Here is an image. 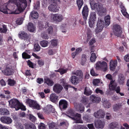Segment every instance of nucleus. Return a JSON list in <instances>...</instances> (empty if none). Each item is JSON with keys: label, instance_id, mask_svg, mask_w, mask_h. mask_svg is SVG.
<instances>
[{"label": "nucleus", "instance_id": "obj_45", "mask_svg": "<svg viewBox=\"0 0 129 129\" xmlns=\"http://www.w3.org/2000/svg\"><path fill=\"white\" fill-rule=\"evenodd\" d=\"M8 84L10 86H13L16 84V81L14 80L10 79H8Z\"/></svg>", "mask_w": 129, "mask_h": 129}, {"label": "nucleus", "instance_id": "obj_19", "mask_svg": "<svg viewBox=\"0 0 129 129\" xmlns=\"http://www.w3.org/2000/svg\"><path fill=\"white\" fill-rule=\"evenodd\" d=\"M117 61L116 60L113 61L112 60H111L110 62V69L112 71H113L115 69L116 67L117 66Z\"/></svg>", "mask_w": 129, "mask_h": 129}, {"label": "nucleus", "instance_id": "obj_13", "mask_svg": "<svg viewBox=\"0 0 129 129\" xmlns=\"http://www.w3.org/2000/svg\"><path fill=\"white\" fill-rule=\"evenodd\" d=\"M71 119L76 121L77 123H82V121L81 120V115L80 114L76 113L74 114L73 116L71 117Z\"/></svg>", "mask_w": 129, "mask_h": 129}, {"label": "nucleus", "instance_id": "obj_26", "mask_svg": "<svg viewBox=\"0 0 129 129\" xmlns=\"http://www.w3.org/2000/svg\"><path fill=\"white\" fill-rule=\"evenodd\" d=\"M50 98L51 101L54 103L57 101L58 96L55 93H52L50 95Z\"/></svg>", "mask_w": 129, "mask_h": 129}, {"label": "nucleus", "instance_id": "obj_44", "mask_svg": "<svg viewBox=\"0 0 129 129\" xmlns=\"http://www.w3.org/2000/svg\"><path fill=\"white\" fill-rule=\"evenodd\" d=\"M45 83L48 85L52 86L53 85V81L51 80L48 78L46 79L45 80Z\"/></svg>", "mask_w": 129, "mask_h": 129}, {"label": "nucleus", "instance_id": "obj_6", "mask_svg": "<svg viewBox=\"0 0 129 129\" xmlns=\"http://www.w3.org/2000/svg\"><path fill=\"white\" fill-rule=\"evenodd\" d=\"M26 103L30 107H32L37 110H39L40 109L39 105L37 103L36 101L28 99L26 100Z\"/></svg>", "mask_w": 129, "mask_h": 129}, {"label": "nucleus", "instance_id": "obj_63", "mask_svg": "<svg viewBox=\"0 0 129 129\" xmlns=\"http://www.w3.org/2000/svg\"><path fill=\"white\" fill-rule=\"evenodd\" d=\"M29 118L30 120L32 122H34L35 121V117L31 114H29Z\"/></svg>", "mask_w": 129, "mask_h": 129}, {"label": "nucleus", "instance_id": "obj_60", "mask_svg": "<svg viewBox=\"0 0 129 129\" xmlns=\"http://www.w3.org/2000/svg\"><path fill=\"white\" fill-rule=\"evenodd\" d=\"M43 79L42 78H38L37 80V82L39 84H41L43 82Z\"/></svg>", "mask_w": 129, "mask_h": 129}, {"label": "nucleus", "instance_id": "obj_62", "mask_svg": "<svg viewBox=\"0 0 129 129\" xmlns=\"http://www.w3.org/2000/svg\"><path fill=\"white\" fill-rule=\"evenodd\" d=\"M95 42V40L94 39H92L90 40L89 42V44L90 46L92 45Z\"/></svg>", "mask_w": 129, "mask_h": 129}, {"label": "nucleus", "instance_id": "obj_36", "mask_svg": "<svg viewBox=\"0 0 129 129\" xmlns=\"http://www.w3.org/2000/svg\"><path fill=\"white\" fill-rule=\"evenodd\" d=\"M88 99L86 96H83L82 98L81 102L84 105H87L88 102Z\"/></svg>", "mask_w": 129, "mask_h": 129}, {"label": "nucleus", "instance_id": "obj_29", "mask_svg": "<svg viewBox=\"0 0 129 129\" xmlns=\"http://www.w3.org/2000/svg\"><path fill=\"white\" fill-rule=\"evenodd\" d=\"M92 93V91L90 90L89 87H86L85 88L84 92V94L88 96L91 95Z\"/></svg>", "mask_w": 129, "mask_h": 129}, {"label": "nucleus", "instance_id": "obj_11", "mask_svg": "<svg viewBox=\"0 0 129 129\" xmlns=\"http://www.w3.org/2000/svg\"><path fill=\"white\" fill-rule=\"evenodd\" d=\"M0 120L3 123L7 124H10L12 122V120L11 118L7 116L2 117L0 119Z\"/></svg>", "mask_w": 129, "mask_h": 129}, {"label": "nucleus", "instance_id": "obj_30", "mask_svg": "<svg viewBox=\"0 0 129 129\" xmlns=\"http://www.w3.org/2000/svg\"><path fill=\"white\" fill-rule=\"evenodd\" d=\"M74 114L75 113L74 110L72 109H70L68 110L67 112L66 115L67 116L71 118V117L73 116Z\"/></svg>", "mask_w": 129, "mask_h": 129}, {"label": "nucleus", "instance_id": "obj_27", "mask_svg": "<svg viewBox=\"0 0 129 129\" xmlns=\"http://www.w3.org/2000/svg\"><path fill=\"white\" fill-rule=\"evenodd\" d=\"M74 74L79 77L78 78L79 79V80H80L81 81L82 80L83 73L81 70H77L76 72L74 73Z\"/></svg>", "mask_w": 129, "mask_h": 129}, {"label": "nucleus", "instance_id": "obj_7", "mask_svg": "<svg viewBox=\"0 0 129 129\" xmlns=\"http://www.w3.org/2000/svg\"><path fill=\"white\" fill-rule=\"evenodd\" d=\"M96 14L95 12H92L91 13L90 17L88 22L89 26L91 28L93 26L94 21L96 19Z\"/></svg>", "mask_w": 129, "mask_h": 129}, {"label": "nucleus", "instance_id": "obj_40", "mask_svg": "<svg viewBox=\"0 0 129 129\" xmlns=\"http://www.w3.org/2000/svg\"><path fill=\"white\" fill-rule=\"evenodd\" d=\"M76 2L78 8V10L80 11L83 4V0H77Z\"/></svg>", "mask_w": 129, "mask_h": 129}, {"label": "nucleus", "instance_id": "obj_55", "mask_svg": "<svg viewBox=\"0 0 129 129\" xmlns=\"http://www.w3.org/2000/svg\"><path fill=\"white\" fill-rule=\"evenodd\" d=\"M41 36L42 38L44 39H48L49 38L47 34L45 32H44L42 34Z\"/></svg>", "mask_w": 129, "mask_h": 129}, {"label": "nucleus", "instance_id": "obj_24", "mask_svg": "<svg viewBox=\"0 0 129 129\" xmlns=\"http://www.w3.org/2000/svg\"><path fill=\"white\" fill-rule=\"evenodd\" d=\"M70 81L73 84H76L79 82V79L76 76H73L70 78Z\"/></svg>", "mask_w": 129, "mask_h": 129}, {"label": "nucleus", "instance_id": "obj_16", "mask_svg": "<svg viewBox=\"0 0 129 129\" xmlns=\"http://www.w3.org/2000/svg\"><path fill=\"white\" fill-rule=\"evenodd\" d=\"M63 89L61 85L58 84H56L53 87V90L56 93H59Z\"/></svg>", "mask_w": 129, "mask_h": 129}, {"label": "nucleus", "instance_id": "obj_25", "mask_svg": "<svg viewBox=\"0 0 129 129\" xmlns=\"http://www.w3.org/2000/svg\"><path fill=\"white\" fill-rule=\"evenodd\" d=\"M25 128L26 129H36L35 125L32 123L24 124Z\"/></svg>", "mask_w": 129, "mask_h": 129}, {"label": "nucleus", "instance_id": "obj_35", "mask_svg": "<svg viewBox=\"0 0 129 129\" xmlns=\"http://www.w3.org/2000/svg\"><path fill=\"white\" fill-rule=\"evenodd\" d=\"M8 9L7 6L6 5H3L0 7V11L1 12L5 14L8 13L7 10Z\"/></svg>", "mask_w": 129, "mask_h": 129}, {"label": "nucleus", "instance_id": "obj_64", "mask_svg": "<svg viewBox=\"0 0 129 129\" xmlns=\"http://www.w3.org/2000/svg\"><path fill=\"white\" fill-rule=\"evenodd\" d=\"M18 129H24V127L23 125L21 123H19L17 125Z\"/></svg>", "mask_w": 129, "mask_h": 129}, {"label": "nucleus", "instance_id": "obj_18", "mask_svg": "<svg viewBox=\"0 0 129 129\" xmlns=\"http://www.w3.org/2000/svg\"><path fill=\"white\" fill-rule=\"evenodd\" d=\"M90 100L93 103H98L101 100V98L92 95L90 96Z\"/></svg>", "mask_w": 129, "mask_h": 129}, {"label": "nucleus", "instance_id": "obj_59", "mask_svg": "<svg viewBox=\"0 0 129 129\" xmlns=\"http://www.w3.org/2000/svg\"><path fill=\"white\" fill-rule=\"evenodd\" d=\"M95 91L96 93H100L102 95H103L104 93L103 91L102 90L99 89L98 88L96 89Z\"/></svg>", "mask_w": 129, "mask_h": 129}, {"label": "nucleus", "instance_id": "obj_32", "mask_svg": "<svg viewBox=\"0 0 129 129\" xmlns=\"http://www.w3.org/2000/svg\"><path fill=\"white\" fill-rule=\"evenodd\" d=\"M118 123L116 122H113L110 123L109 125V129H114L116 128Z\"/></svg>", "mask_w": 129, "mask_h": 129}, {"label": "nucleus", "instance_id": "obj_4", "mask_svg": "<svg viewBox=\"0 0 129 129\" xmlns=\"http://www.w3.org/2000/svg\"><path fill=\"white\" fill-rule=\"evenodd\" d=\"M104 26V21L101 19H99L97 23V27L95 30L96 34H97L101 32Z\"/></svg>", "mask_w": 129, "mask_h": 129}, {"label": "nucleus", "instance_id": "obj_22", "mask_svg": "<svg viewBox=\"0 0 129 129\" xmlns=\"http://www.w3.org/2000/svg\"><path fill=\"white\" fill-rule=\"evenodd\" d=\"M125 77L123 74H120L119 75L118 79V82L120 85H123L125 81Z\"/></svg>", "mask_w": 129, "mask_h": 129}, {"label": "nucleus", "instance_id": "obj_21", "mask_svg": "<svg viewBox=\"0 0 129 129\" xmlns=\"http://www.w3.org/2000/svg\"><path fill=\"white\" fill-rule=\"evenodd\" d=\"M117 85V84L115 81H111L109 85V88L111 90L114 91L116 89Z\"/></svg>", "mask_w": 129, "mask_h": 129}, {"label": "nucleus", "instance_id": "obj_58", "mask_svg": "<svg viewBox=\"0 0 129 129\" xmlns=\"http://www.w3.org/2000/svg\"><path fill=\"white\" fill-rule=\"evenodd\" d=\"M27 64L29 67L32 68H34V67L33 63L31 62L29 60H28L27 61Z\"/></svg>", "mask_w": 129, "mask_h": 129}, {"label": "nucleus", "instance_id": "obj_17", "mask_svg": "<svg viewBox=\"0 0 129 129\" xmlns=\"http://www.w3.org/2000/svg\"><path fill=\"white\" fill-rule=\"evenodd\" d=\"M104 125L103 122L100 120H96L94 122L95 126L97 128H102L104 127Z\"/></svg>", "mask_w": 129, "mask_h": 129}, {"label": "nucleus", "instance_id": "obj_43", "mask_svg": "<svg viewBox=\"0 0 129 129\" xmlns=\"http://www.w3.org/2000/svg\"><path fill=\"white\" fill-rule=\"evenodd\" d=\"M40 44L42 47H45L48 45L49 42L47 41L43 40L41 41Z\"/></svg>", "mask_w": 129, "mask_h": 129}, {"label": "nucleus", "instance_id": "obj_54", "mask_svg": "<svg viewBox=\"0 0 129 129\" xmlns=\"http://www.w3.org/2000/svg\"><path fill=\"white\" fill-rule=\"evenodd\" d=\"M18 107L19 108V109H20L22 110L25 111L26 109L25 106L23 104H21L20 103V104H19Z\"/></svg>", "mask_w": 129, "mask_h": 129}, {"label": "nucleus", "instance_id": "obj_57", "mask_svg": "<svg viewBox=\"0 0 129 129\" xmlns=\"http://www.w3.org/2000/svg\"><path fill=\"white\" fill-rule=\"evenodd\" d=\"M121 12L124 16L127 18L129 17V15L126 11L121 10Z\"/></svg>", "mask_w": 129, "mask_h": 129}, {"label": "nucleus", "instance_id": "obj_53", "mask_svg": "<svg viewBox=\"0 0 129 129\" xmlns=\"http://www.w3.org/2000/svg\"><path fill=\"white\" fill-rule=\"evenodd\" d=\"M48 28L47 29V31L48 32L49 34H52L53 32V27L52 25L49 26Z\"/></svg>", "mask_w": 129, "mask_h": 129}, {"label": "nucleus", "instance_id": "obj_48", "mask_svg": "<svg viewBox=\"0 0 129 129\" xmlns=\"http://www.w3.org/2000/svg\"><path fill=\"white\" fill-rule=\"evenodd\" d=\"M100 83V79H95L93 80V84L95 86H98L99 84Z\"/></svg>", "mask_w": 129, "mask_h": 129}, {"label": "nucleus", "instance_id": "obj_34", "mask_svg": "<svg viewBox=\"0 0 129 129\" xmlns=\"http://www.w3.org/2000/svg\"><path fill=\"white\" fill-rule=\"evenodd\" d=\"M31 16L32 19H37L39 17V14L37 11H33L31 13Z\"/></svg>", "mask_w": 129, "mask_h": 129}, {"label": "nucleus", "instance_id": "obj_5", "mask_svg": "<svg viewBox=\"0 0 129 129\" xmlns=\"http://www.w3.org/2000/svg\"><path fill=\"white\" fill-rule=\"evenodd\" d=\"M8 102L11 107L15 108L16 110H19L18 107L20 102L17 99H12L9 101Z\"/></svg>", "mask_w": 129, "mask_h": 129}, {"label": "nucleus", "instance_id": "obj_50", "mask_svg": "<svg viewBox=\"0 0 129 129\" xmlns=\"http://www.w3.org/2000/svg\"><path fill=\"white\" fill-rule=\"evenodd\" d=\"M83 119L84 120L87 122H89L91 121V118L90 116L87 115H85L83 117Z\"/></svg>", "mask_w": 129, "mask_h": 129}, {"label": "nucleus", "instance_id": "obj_15", "mask_svg": "<svg viewBox=\"0 0 129 129\" xmlns=\"http://www.w3.org/2000/svg\"><path fill=\"white\" fill-rule=\"evenodd\" d=\"M94 115L95 117L98 118H103L104 117L105 113L103 111L100 110L96 112H95L94 113Z\"/></svg>", "mask_w": 129, "mask_h": 129}, {"label": "nucleus", "instance_id": "obj_52", "mask_svg": "<svg viewBox=\"0 0 129 129\" xmlns=\"http://www.w3.org/2000/svg\"><path fill=\"white\" fill-rule=\"evenodd\" d=\"M34 48V51H39L40 49V47L39 45L38 44H35Z\"/></svg>", "mask_w": 129, "mask_h": 129}, {"label": "nucleus", "instance_id": "obj_42", "mask_svg": "<svg viewBox=\"0 0 129 129\" xmlns=\"http://www.w3.org/2000/svg\"><path fill=\"white\" fill-rule=\"evenodd\" d=\"M77 110L79 111L80 113H82L84 111V106L80 104L79 105Z\"/></svg>", "mask_w": 129, "mask_h": 129}, {"label": "nucleus", "instance_id": "obj_2", "mask_svg": "<svg viewBox=\"0 0 129 129\" xmlns=\"http://www.w3.org/2000/svg\"><path fill=\"white\" fill-rule=\"evenodd\" d=\"M95 68L97 70L106 71L107 70V63L104 61H99L96 64Z\"/></svg>", "mask_w": 129, "mask_h": 129}, {"label": "nucleus", "instance_id": "obj_49", "mask_svg": "<svg viewBox=\"0 0 129 129\" xmlns=\"http://www.w3.org/2000/svg\"><path fill=\"white\" fill-rule=\"evenodd\" d=\"M110 17L109 16L106 17L105 18V24L106 26H108L110 24Z\"/></svg>", "mask_w": 129, "mask_h": 129}, {"label": "nucleus", "instance_id": "obj_61", "mask_svg": "<svg viewBox=\"0 0 129 129\" xmlns=\"http://www.w3.org/2000/svg\"><path fill=\"white\" fill-rule=\"evenodd\" d=\"M55 126V124L53 122L50 123L49 124V127L50 129L53 128Z\"/></svg>", "mask_w": 129, "mask_h": 129}, {"label": "nucleus", "instance_id": "obj_10", "mask_svg": "<svg viewBox=\"0 0 129 129\" xmlns=\"http://www.w3.org/2000/svg\"><path fill=\"white\" fill-rule=\"evenodd\" d=\"M29 35L26 32L23 31H20L18 34V36L19 38L21 39L24 40H27L29 37Z\"/></svg>", "mask_w": 129, "mask_h": 129}, {"label": "nucleus", "instance_id": "obj_3", "mask_svg": "<svg viewBox=\"0 0 129 129\" xmlns=\"http://www.w3.org/2000/svg\"><path fill=\"white\" fill-rule=\"evenodd\" d=\"M112 30L113 34L115 36L118 37L121 36L122 30L121 26L119 25L116 24L114 25Z\"/></svg>", "mask_w": 129, "mask_h": 129}, {"label": "nucleus", "instance_id": "obj_31", "mask_svg": "<svg viewBox=\"0 0 129 129\" xmlns=\"http://www.w3.org/2000/svg\"><path fill=\"white\" fill-rule=\"evenodd\" d=\"M28 30L31 32H34L35 30V28L33 23H29L27 26Z\"/></svg>", "mask_w": 129, "mask_h": 129}, {"label": "nucleus", "instance_id": "obj_33", "mask_svg": "<svg viewBox=\"0 0 129 129\" xmlns=\"http://www.w3.org/2000/svg\"><path fill=\"white\" fill-rule=\"evenodd\" d=\"M9 113V111L6 109L3 108L0 109V114L2 115H7Z\"/></svg>", "mask_w": 129, "mask_h": 129}, {"label": "nucleus", "instance_id": "obj_12", "mask_svg": "<svg viewBox=\"0 0 129 129\" xmlns=\"http://www.w3.org/2000/svg\"><path fill=\"white\" fill-rule=\"evenodd\" d=\"M13 70L9 67H7L4 71H2L4 74L7 76H11L14 73Z\"/></svg>", "mask_w": 129, "mask_h": 129}, {"label": "nucleus", "instance_id": "obj_41", "mask_svg": "<svg viewBox=\"0 0 129 129\" xmlns=\"http://www.w3.org/2000/svg\"><path fill=\"white\" fill-rule=\"evenodd\" d=\"M58 41L56 39L52 40L51 41V44L52 46V47H54L56 46L57 45Z\"/></svg>", "mask_w": 129, "mask_h": 129}, {"label": "nucleus", "instance_id": "obj_47", "mask_svg": "<svg viewBox=\"0 0 129 129\" xmlns=\"http://www.w3.org/2000/svg\"><path fill=\"white\" fill-rule=\"evenodd\" d=\"M95 54L94 53H92L91 54V56L90 57V60L91 62H94L95 59L96 58Z\"/></svg>", "mask_w": 129, "mask_h": 129}, {"label": "nucleus", "instance_id": "obj_20", "mask_svg": "<svg viewBox=\"0 0 129 129\" xmlns=\"http://www.w3.org/2000/svg\"><path fill=\"white\" fill-rule=\"evenodd\" d=\"M90 7L92 10H94L95 9L98 12L101 9V6L99 3H95L94 5L93 4V5Z\"/></svg>", "mask_w": 129, "mask_h": 129}, {"label": "nucleus", "instance_id": "obj_1", "mask_svg": "<svg viewBox=\"0 0 129 129\" xmlns=\"http://www.w3.org/2000/svg\"><path fill=\"white\" fill-rule=\"evenodd\" d=\"M19 2L15 3L17 7V10L14 12V14H18L22 12L25 9L27 6L26 0L23 2L22 0H20Z\"/></svg>", "mask_w": 129, "mask_h": 129}, {"label": "nucleus", "instance_id": "obj_56", "mask_svg": "<svg viewBox=\"0 0 129 129\" xmlns=\"http://www.w3.org/2000/svg\"><path fill=\"white\" fill-rule=\"evenodd\" d=\"M38 127L40 129H45L46 126L45 124L43 123H41L38 126Z\"/></svg>", "mask_w": 129, "mask_h": 129}, {"label": "nucleus", "instance_id": "obj_37", "mask_svg": "<svg viewBox=\"0 0 129 129\" xmlns=\"http://www.w3.org/2000/svg\"><path fill=\"white\" fill-rule=\"evenodd\" d=\"M86 57V55L85 54H83L82 55L81 63L82 65H83L85 63L87 60Z\"/></svg>", "mask_w": 129, "mask_h": 129}, {"label": "nucleus", "instance_id": "obj_23", "mask_svg": "<svg viewBox=\"0 0 129 129\" xmlns=\"http://www.w3.org/2000/svg\"><path fill=\"white\" fill-rule=\"evenodd\" d=\"M48 9L50 11L54 12H57L59 10L56 6L52 4L48 6Z\"/></svg>", "mask_w": 129, "mask_h": 129}, {"label": "nucleus", "instance_id": "obj_28", "mask_svg": "<svg viewBox=\"0 0 129 129\" xmlns=\"http://www.w3.org/2000/svg\"><path fill=\"white\" fill-rule=\"evenodd\" d=\"M49 23L47 22H44L39 24V28L42 29V28H46L49 27Z\"/></svg>", "mask_w": 129, "mask_h": 129}, {"label": "nucleus", "instance_id": "obj_9", "mask_svg": "<svg viewBox=\"0 0 129 129\" xmlns=\"http://www.w3.org/2000/svg\"><path fill=\"white\" fill-rule=\"evenodd\" d=\"M89 10L87 6H85L83 9L82 14L83 18L86 23L88 14Z\"/></svg>", "mask_w": 129, "mask_h": 129}, {"label": "nucleus", "instance_id": "obj_51", "mask_svg": "<svg viewBox=\"0 0 129 129\" xmlns=\"http://www.w3.org/2000/svg\"><path fill=\"white\" fill-rule=\"evenodd\" d=\"M22 56L23 58L25 59H29L30 58V56L25 52L22 53Z\"/></svg>", "mask_w": 129, "mask_h": 129}, {"label": "nucleus", "instance_id": "obj_38", "mask_svg": "<svg viewBox=\"0 0 129 129\" xmlns=\"http://www.w3.org/2000/svg\"><path fill=\"white\" fill-rule=\"evenodd\" d=\"M121 105L119 104H116L113 106V109L115 111H117L119 110L121 108Z\"/></svg>", "mask_w": 129, "mask_h": 129}, {"label": "nucleus", "instance_id": "obj_46", "mask_svg": "<svg viewBox=\"0 0 129 129\" xmlns=\"http://www.w3.org/2000/svg\"><path fill=\"white\" fill-rule=\"evenodd\" d=\"M103 104L104 107L106 108H108L111 107V105L110 103L106 100L104 101Z\"/></svg>", "mask_w": 129, "mask_h": 129}, {"label": "nucleus", "instance_id": "obj_8", "mask_svg": "<svg viewBox=\"0 0 129 129\" xmlns=\"http://www.w3.org/2000/svg\"><path fill=\"white\" fill-rule=\"evenodd\" d=\"M51 18L53 21L55 23L60 22L63 18L62 16L59 14H52Z\"/></svg>", "mask_w": 129, "mask_h": 129}, {"label": "nucleus", "instance_id": "obj_39", "mask_svg": "<svg viewBox=\"0 0 129 129\" xmlns=\"http://www.w3.org/2000/svg\"><path fill=\"white\" fill-rule=\"evenodd\" d=\"M7 30V26L4 24L2 27L0 28V32L2 33H6Z\"/></svg>", "mask_w": 129, "mask_h": 129}, {"label": "nucleus", "instance_id": "obj_14", "mask_svg": "<svg viewBox=\"0 0 129 129\" xmlns=\"http://www.w3.org/2000/svg\"><path fill=\"white\" fill-rule=\"evenodd\" d=\"M68 104L67 102L64 100H60L59 103V106L61 109L64 110L67 108Z\"/></svg>", "mask_w": 129, "mask_h": 129}]
</instances>
